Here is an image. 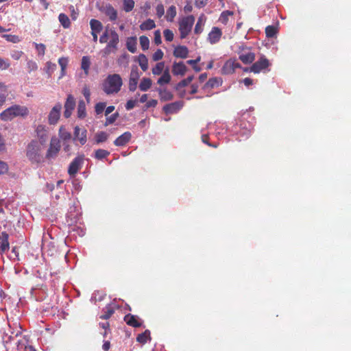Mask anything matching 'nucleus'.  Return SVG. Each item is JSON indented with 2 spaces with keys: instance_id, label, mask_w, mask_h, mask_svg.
I'll use <instances>...</instances> for the list:
<instances>
[{
  "instance_id": "nucleus-1",
  "label": "nucleus",
  "mask_w": 351,
  "mask_h": 351,
  "mask_svg": "<svg viewBox=\"0 0 351 351\" xmlns=\"http://www.w3.org/2000/svg\"><path fill=\"white\" fill-rule=\"evenodd\" d=\"M28 114L29 110L26 106L14 104L2 111L0 119L3 121H9L17 117H27Z\"/></svg>"
},
{
  "instance_id": "nucleus-2",
  "label": "nucleus",
  "mask_w": 351,
  "mask_h": 351,
  "mask_svg": "<svg viewBox=\"0 0 351 351\" xmlns=\"http://www.w3.org/2000/svg\"><path fill=\"white\" fill-rule=\"evenodd\" d=\"M123 85L122 79L119 74L108 75L103 84V90L107 95L117 93Z\"/></svg>"
},
{
  "instance_id": "nucleus-3",
  "label": "nucleus",
  "mask_w": 351,
  "mask_h": 351,
  "mask_svg": "<svg viewBox=\"0 0 351 351\" xmlns=\"http://www.w3.org/2000/svg\"><path fill=\"white\" fill-rule=\"evenodd\" d=\"M41 146L35 140L32 141L26 147V156L32 163H40L42 161Z\"/></svg>"
},
{
  "instance_id": "nucleus-4",
  "label": "nucleus",
  "mask_w": 351,
  "mask_h": 351,
  "mask_svg": "<svg viewBox=\"0 0 351 351\" xmlns=\"http://www.w3.org/2000/svg\"><path fill=\"white\" fill-rule=\"evenodd\" d=\"M194 22L195 16L193 15L184 16L180 19L178 23V29L180 38H185L190 34L192 30Z\"/></svg>"
},
{
  "instance_id": "nucleus-5",
  "label": "nucleus",
  "mask_w": 351,
  "mask_h": 351,
  "mask_svg": "<svg viewBox=\"0 0 351 351\" xmlns=\"http://www.w3.org/2000/svg\"><path fill=\"white\" fill-rule=\"evenodd\" d=\"M271 63L266 58L265 56L261 55L257 61L253 62L252 66L250 67V72L255 74L260 73L261 72L266 73L270 71L269 67Z\"/></svg>"
},
{
  "instance_id": "nucleus-6",
  "label": "nucleus",
  "mask_w": 351,
  "mask_h": 351,
  "mask_svg": "<svg viewBox=\"0 0 351 351\" xmlns=\"http://www.w3.org/2000/svg\"><path fill=\"white\" fill-rule=\"evenodd\" d=\"M106 43L107 45L101 51L104 57H106L111 53H115L118 50L119 36L115 30L111 31V37Z\"/></svg>"
},
{
  "instance_id": "nucleus-7",
  "label": "nucleus",
  "mask_w": 351,
  "mask_h": 351,
  "mask_svg": "<svg viewBox=\"0 0 351 351\" xmlns=\"http://www.w3.org/2000/svg\"><path fill=\"white\" fill-rule=\"evenodd\" d=\"M239 59L245 64L253 63L256 55L252 51V48L245 45H241L238 51Z\"/></svg>"
},
{
  "instance_id": "nucleus-8",
  "label": "nucleus",
  "mask_w": 351,
  "mask_h": 351,
  "mask_svg": "<svg viewBox=\"0 0 351 351\" xmlns=\"http://www.w3.org/2000/svg\"><path fill=\"white\" fill-rule=\"evenodd\" d=\"M60 149L61 145L60 140L56 136L51 137L49 148L45 155L46 158L51 160L56 158Z\"/></svg>"
},
{
  "instance_id": "nucleus-9",
  "label": "nucleus",
  "mask_w": 351,
  "mask_h": 351,
  "mask_svg": "<svg viewBox=\"0 0 351 351\" xmlns=\"http://www.w3.org/2000/svg\"><path fill=\"white\" fill-rule=\"evenodd\" d=\"M84 160V156H76L70 163L68 169V173L71 176H75L77 171L82 167Z\"/></svg>"
},
{
  "instance_id": "nucleus-10",
  "label": "nucleus",
  "mask_w": 351,
  "mask_h": 351,
  "mask_svg": "<svg viewBox=\"0 0 351 351\" xmlns=\"http://www.w3.org/2000/svg\"><path fill=\"white\" fill-rule=\"evenodd\" d=\"M241 68V65L236 60L230 59L227 60L222 69L221 73L223 75H230L234 73L236 69Z\"/></svg>"
},
{
  "instance_id": "nucleus-11",
  "label": "nucleus",
  "mask_w": 351,
  "mask_h": 351,
  "mask_svg": "<svg viewBox=\"0 0 351 351\" xmlns=\"http://www.w3.org/2000/svg\"><path fill=\"white\" fill-rule=\"evenodd\" d=\"M62 104L57 103L51 110L48 116V122L50 125H56L60 117Z\"/></svg>"
},
{
  "instance_id": "nucleus-12",
  "label": "nucleus",
  "mask_w": 351,
  "mask_h": 351,
  "mask_svg": "<svg viewBox=\"0 0 351 351\" xmlns=\"http://www.w3.org/2000/svg\"><path fill=\"white\" fill-rule=\"evenodd\" d=\"M75 106V99L73 97V96L71 94L67 95L66 100L64 103V116L65 118L68 119L69 118L72 112L74 110Z\"/></svg>"
},
{
  "instance_id": "nucleus-13",
  "label": "nucleus",
  "mask_w": 351,
  "mask_h": 351,
  "mask_svg": "<svg viewBox=\"0 0 351 351\" xmlns=\"http://www.w3.org/2000/svg\"><path fill=\"white\" fill-rule=\"evenodd\" d=\"M139 77L140 75L137 67L132 68L129 78L128 88L130 91L134 92L136 90Z\"/></svg>"
},
{
  "instance_id": "nucleus-14",
  "label": "nucleus",
  "mask_w": 351,
  "mask_h": 351,
  "mask_svg": "<svg viewBox=\"0 0 351 351\" xmlns=\"http://www.w3.org/2000/svg\"><path fill=\"white\" fill-rule=\"evenodd\" d=\"M87 130L84 128H80L75 126L74 128V140L77 139L82 145H84L87 141Z\"/></svg>"
},
{
  "instance_id": "nucleus-15",
  "label": "nucleus",
  "mask_w": 351,
  "mask_h": 351,
  "mask_svg": "<svg viewBox=\"0 0 351 351\" xmlns=\"http://www.w3.org/2000/svg\"><path fill=\"white\" fill-rule=\"evenodd\" d=\"M183 106L182 101H176L166 104L163 106L162 110L167 114H173L178 112Z\"/></svg>"
},
{
  "instance_id": "nucleus-16",
  "label": "nucleus",
  "mask_w": 351,
  "mask_h": 351,
  "mask_svg": "<svg viewBox=\"0 0 351 351\" xmlns=\"http://www.w3.org/2000/svg\"><path fill=\"white\" fill-rule=\"evenodd\" d=\"M221 35V30L217 27H213L208 34V40L211 44H215L219 41Z\"/></svg>"
},
{
  "instance_id": "nucleus-17",
  "label": "nucleus",
  "mask_w": 351,
  "mask_h": 351,
  "mask_svg": "<svg viewBox=\"0 0 351 351\" xmlns=\"http://www.w3.org/2000/svg\"><path fill=\"white\" fill-rule=\"evenodd\" d=\"M187 71L186 66L182 62H173L172 66V73L174 75L183 76Z\"/></svg>"
},
{
  "instance_id": "nucleus-18",
  "label": "nucleus",
  "mask_w": 351,
  "mask_h": 351,
  "mask_svg": "<svg viewBox=\"0 0 351 351\" xmlns=\"http://www.w3.org/2000/svg\"><path fill=\"white\" fill-rule=\"evenodd\" d=\"M124 321L128 325L134 328H138L142 324L141 322L139 320L137 316L130 313L125 315Z\"/></svg>"
},
{
  "instance_id": "nucleus-19",
  "label": "nucleus",
  "mask_w": 351,
  "mask_h": 351,
  "mask_svg": "<svg viewBox=\"0 0 351 351\" xmlns=\"http://www.w3.org/2000/svg\"><path fill=\"white\" fill-rule=\"evenodd\" d=\"M131 138V133L130 132H125L115 139L114 144L118 147L124 146L130 141Z\"/></svg>"
},
{
  "instance_id": "nucleus-20",
  "label": "nucleus",
  "mask_w": 351,
  "mask_h": 351,
  "mask_svg": "<svg viewBox=\"0 0 351 351\" xmlns=\"http://www.w3.org/2000/svg\"><path fill=\"white\" fill-rule=\"evenodd\" d=\"M189 54V49L186 46L179 45L175 47L173 50V56L176 58H186Z\"/></svg>"
},
{
  "instance_id": "nucleus-21",
  "label": "nucleus",
  "mask_w": 351,
  "mask_h": 351,
  "mask_svg": "<svg viewBox=\"0 0 351 351\" xmlns=\"http://www.w3.org/2000/svg\"><path fill=\"white\" fill-rule=\"evenodd\" d=\"M103 12L108 16L109 20L114 21L117 19V11L114 8L112 5L108 4L104 8Z\"/></svg>"
},
{
  "instance_id": "nucleus-22",
  "label": "nucleus",
  "mask_w": 351,
  "mask_h": 351,
  "mask_svg": "<svg viewBox=\"0 0 351 351\" xmlns=\"http://www.w3.org/2000/svg\"><path fill=\"white\" fill-rule=\"evenodd\" d=\"M157 91L162 101H170L173 98V93L167 88H158Z\"/></svg>"
},
{
  "instance_id": "nucleus-23",
  "label": "nucleus",
  "mask_w": 351,
  "mask_h": 351,
  "mask_svg": "<svg viewBox=\"0 0 351 351\" xmlns=\"http://www.w3.org/2000/svg\"><path fill=\"white\" fill-rule=\"evenodd\" d=\"M8 237V234L3 232V238L0 239V254H3L10 248Z\"/></svg>"
},
{
  "instance_id": "nucleus-24",
  "label": "nucleus",
  "mask_w": 351,
  "mask_h": 351,
  "mask_svg": "<svg viewBox=\"0 0 351 351\" xmlns=\"http://www.w3.org/2000/svg\"><path fill=\"white\" fill-rule=\"evenodd\" d=\"M116 307L112 304L107 305L103 309V314L100 316L102 319H109L115 312Z\"/></svg>"
},
{
  "instance_id": "nucleus-25",
  "label": "nucleus",
  "mask_w": 351,
  "mask_h": 351,
  "mask_svg": "<svg viewBox=\"0 0 351 351\" xmlns=\"http://www.w3.org/2000/svg\"><path fill=\"white\" fill-rule=\"evenodd\" d=\"M91 33H100L103 29L102 23L97 19H91L90 21Z\"/></svg>"
},
{
  "instance_id": "nucleus-26",
  "label": "nucleus",
  "mask_w": 351,
  "mask_h": 351,
  "mask_svg": "<svg viewBox=\"0 0 351 351\" xmlns=\"http://www.w3.org/2000/svg\"><path fill=\"white\" fill-rule=\"evenodd\" d=\"M151 339L150 331L145 330L143 332L138 335L136 341L141 344H145L148 341H150Z\"/></svg>"
},
{
  "instance_id": "nucleus-27",
  "label": "nucleus",
  "mask_w": 351,
  "mask_h": 351,
  "mask_svg": "<svg viewBox=\"0 0 351 351\" xmlns=\"http://www.w3.org/2000/svg\"><path fill=\"white\" fill-rule=\"evenodd\" d=\"M90 66V58L88 56H83L81 61V69L84 71L86 76H87L89 73Z\"/></svg>"
},
{
  "instance_id": "nucleus-28",
  "label": "nucleus",
  "mask_w": 351,
  "mask_h": 351,
  "mask_svg": "<svg viewBox=\"0 0 351 351\" xmlns=\"http://www.w3.org/2000/svg\"><path fill=\"white\" fill-rule=\"evenodd\" d=\"M171 79V75L169 74V69H167L163 72L162 76L158 80L157 83L159 85H160V86L164 85V84H169L170 82Z\"/></svg>"
},
{
  "instance_id": "nucleus-29",
  "label": "nucleus",
  "mask_w": 351,
  "mask_h": 351,
  "mask_svg": "<svg viewBox=\"0 0 351 351\" xmlns=\"http://www.w3.org/2000/svg\"><path fill=\"white\" fill-rule=\"evenodd\" d=\"M204 21H205L204 15L202 14L198 18L197 23H196V25L195 26L194 33L195 34H201L203 32V27L204 25Z\"/></svg>"
},
{
  "instance_id": "nucleus-30",
  "label": "nucleus",
  "mask_w": 351,
  "mask_h": 351,
  "mask_svg": "<svg viewBox=\"0 0 351 351\" xmlns=\"http://www.w3.org/2000/svg\"><path fill=\"white\" fill-rule=\"evenodd\" d=\"M86 117V104L83 100H80L77 106V117L84 119Z\"/></svg>"
},
{
  "instance_id": "nucleus-31",
  "label": "nucleus",
  "mask_w": 351,
  "mask_h": 351,
  "mask_svg": "<svg viewBox=\"0 0 351 351\" xmlns=\"http://www.w3.org/2000/svg\"><path fill=\"white\" fill-rule=\"evenodd\" d=\"M38 137L40 140V144H44L47 139V135L45 128L42 125H38L36 130Z\"/></svg>"
},
{
  "instance_id": "nucleus-32",
  "label": "nucleus",
  "mask_w": 351,
  "mask_h": 351,
  "mask_svg": "<svg viewBox=\"0 0 351 351\" xmlns=\"http://www.w3.org/2000/svg\"><path fill=\"white\" fill-rule=\"evenodd\" d=\"M152 84V81L150 78L143 77L139 84V88L142 91L148 90Z\"/></svg>"
},
{
  "instance_id": "nucleus-33",
  "label": "nucleus",
  "mask_w": 351,
  "mask_h": 351,
  "mask_svg": "<svg viewBox=\"0 0 351 351\" xmlns=\"http://www.w3.org/2000/svg\"><path fill=\"white\" fill-rule=\"evenodd\" d=\"M156 27L155 22L152 19H147L140 25V29L143 31L150 30Z\"/></svg>"
},
{
  "instance_id": "nucleus-34",
  "label": "nucleus",
  "mask_w": 351,
  "mask_h": 351,
  "mask_svg": "<svg viewBox=\"0 0 351 351\" xmlns=\"http://www.w3.org/2000/svg\"><path fill=\"white\" fill-rule=\"evenodd\" d=\"M126 47L131 53H135L136 51V40L135 38L131 37L128 38L126 42Z\"/></svg>"
},
{
  "instance_id": "nucleus-35",
  "label": "nucleus",
  "mask_w": 351,
  "mask_h": 351,
  "mask_svg": "<svg viewBox=\"0 0 351 351\" xmlns=\"http://www.w3.org/2000/svg\"><path fill=\"white\" fill-rule=\"evenodd\" d=\"M176 14H177V12H176V6L171 5L167 11V14L165 16L167 21L169 22H172L173 21L174 18L176 17Z\"/></svg>"
},
{
  "instance_id": "nucleus-36",
  "label": "nucleus",
  "mask_w": 351,
  "mask_h": 351,
  "mask_svg": "<svg viewBox=\"0 0 351 351\" xmlns=\"http://www.w3.org/2000/svg\"><path fill=\"white\" fill-rule=\"evenodd\" d=\"M59 21L64 28H69L71 25L70 20L68 16L64 13H61L58 16Z\"/></svg>"
},
{
  "instance_id": "nucleus-37",
  "label": "nucleus",
  "mask_w": 351,
  "mask_h": 351,
  "mask_svg": "<svg viewBox=\"0 0 351 351\" xmlns=\"http://www.w3.org/2000/svg\"><path fill=\"white\" fill-rule=\"evenodd\" d=\"M108 134L105 132H99L95 136V140L97 144L104 143L107 141Z\"/></svg>"
},
{
  "instance_id": "nucleus-38",
  "label": "nucleus",
  "mask_w": 351,
  "mask_h": 351,
  "mask_svg": "<svg viewBox=\"0 0 351 351\" xmlns=\"http://www.w3.org/2000/svg\"><path fill=\"white\" fill-rule=\"evenodd\" d=\"M138 64L143 71L148 69V60L145 55L140 54L138 56Z\"/></svg>"
},
{
  "instance_id": "nucleus-39",
  "label": "nucleus",
  "mask_w": 351,
  "mask_h": 351,
  "mask_svg": "<svg viewBox=\"0 0 351 351\" xmlns=\"http://www.w3.org/2000/svg\"><path fill=\"white\" fill-rule=\"evenodd\" d=\"M113 29L106 28L105 31L99 38V43L101 44L106 43L111 37V31Z\"/></svg>"
},
{
  "instance_id": "nucleus-40",
  "label": "nucleus",
  "mask_w": 351,
  "mask_h": 351,
  "mask_svg": "<svg viewBox=\"0 0 351 351\" xmlns=\"http://www.w3.org/2000/svg\"><path fill=\"white\" fill-rule=\"evenodd\" d=\"M69 63V58L66 57H61L58 59V64L61 67V75H65V70Z\"/></svg>"
},
{
  "instance_id": "nucleus-41",
  "label": "nucleus",
  "mask_w": 351,
  "mask_h": 351,
  "mask_svg": "<svg viewBox=\"0 0 351 351\" xmlns=\"http://www.w3.org/2000/svg\"><path fill=\"white\" fill-rule=\"evenodd\" d=\"M221 84V81L220 79L217 77H213L209 79L208 81L205 84L204 88H214L215 86H219Z\"/></svg>"
},
{
  "instance_id": "nucleus-42",
  "label": "nucleus",
  "mask_w": 351,
  "mask_h": 351,
  "mask_svg": "<svg viewBox=\"0 0 351 351\" xmlns=\"http://www.w3.org/2000/svg\"><path fill=\"white\" fill-rule=\"evenodd\" d=\"M110 155V152L107 150L98 149L95 152V157L98 160H102Z\"/></svg>"
},
{
  "instance_id": "nucleus-43",
  "label": "nucleus",
  "mask_w": 351,
  "mask_h": 351,
  "mask_svg": "<svg viewBox=\"0 0 351 351\" xmlns=\"http://www.w3.org/2000/svg\"><path fill=\"white\" fill-rule=\"evenodd\" d=\"M164 68H165V62H158L156 66L152 68V73L155 75H160L163 70H164Z\"/></svg>"
},
{
  "instance_id": "nucleus-44",
  "label": "nucleus",
  "mask_w": 351,
  "mask_h": 351,
  "mask_svg": "<svg viewBox=\"0 0 351 351\" xmlns=\"http://www.w3.org/2000/svg\"><path fill=\"white\" fill-rule=\"evenodd\" d=\"M123 10L126 12H131L134 7V0H123Z\"/></svg>"
},
{
  "instance_id": "nucleus-45",
  "label": "nucleus",
  "mask_w": 351,
  "mask_h": 351,
  "mask_svg": "<svg viewBox=\"0 0 351 351\" xmlns=\"http://www.w3.org/2000/svg\"><path fill=\"white\" fill-rule=\"evenodd\" d=\"M265 34L267 38H273L277 34V29L274 25H268L265 28Z\"/></svg>"
},
{
  "instance_id": "nucleus-46",
  "label": "nucleus",
  "mask_w": 351,
  "mask_h": 351,
  "mask_svg": "<svg viewBox=\"0 0 351 351\" xmlns=\"http://www.w3.org/2000/svg\"><path fill=\"white\" fill-rule=\"evenodd\" d=\"M193 80V76L191 75L186 79L181 80L176 86V89L178 90L181 88L188 86Z\"/></svg>"
},
{
  "instance_id": "nucleus-47",
  "label": "nucleus",
  "mask_w": 351,
  "mask_h": 351,
  "mask_svg": "<svg viewBox=\"0 0 351 351\" xmlns=\"http://www.w3.org/2000/svg\"><path fill=\"white\" fill-rule=\"evenodd\" d=\"M140 40V45L141 46V48L143 50H147L149 49V38L145 36H141L139 38Z\"/></svg>"
},
{
  "instance_id": "nucleus-48",
  "label": "nucleus",
  "mask_w": 351,
  "mask_h": 351,
  "mask_svg": "<svg viewBox=\"0 0 351 351\" xmlns=\"http://www.w3.org/2000/svg\"><path fill=\"white\" fill-rule=\"evenodd\" d=\"M59 135L60 137L64 141L70 140L71 138V133L66 131L63 127H60L59 130Z\"/></svg>"
},
{
  "instance_id": "nucleus-49",
  "label": "nucleus",
  "mask_w": 351,
  "mask_h": 351,
  "mask_svg": "<svg viewBox=\"0 0 351 351\" xmlns=\"http://www.w3.org/2000/svg\"><path fill=\"white\" fill-rule=\"evenodd\" d=\"M118 117H119V113L115 112V113L111 114L110 116L106 117V121L104 123V125L107 126L108 125L112 124L117 119Z\"/></svg>"
},
{
  "instance_id": "nucleus-50",
  "label": "nucleus",
  "mask_w": 351,
  "mask_h": 351,
  "mask_svg": "<svg viewBox=\"0 0 351 351\" xmlns=\"http://www.w3.org/2000/svg\"><path fill=\"white\" fill-rule=\"evenodd\" d=\"M106 106V104L105 102H99L95 104V110L97 114H99L104 112Z\"/></svg>"
},
{
  "instance_id": "nucleus-51",
  "label": "nucleus",
  "mask_w": 351,
  "mask_h": 351,
  "mask_svg": "<svg viewBox=\"0 0 351 351\" xmlns=\"http://www.w3.org/2000/svg\"><path fill=\"white\" fill-rule=\"evenodd\" d=\"M233 12L229 10L223 11L220 16L219 20L223 23H226L228 20V16L232 15Z\"/></svg>"
},
{
  "instance_id": "nucleus-52",
  "label": "nucleus",
  "mask_w": 351,
  "mask_h": 351,
  "mask_svg": "<svg viewBox=\"0 0 351 351\" xmlns=\"http://www.w3.org/2000/svg\"><path fill=\"white\" fill-rule=\"evenodd\" d=\"M163 34L167 41L171 42L173 40L174 34L171 30L166 29L164 30Z\"/></svg>"
},
{
  "instance_id": "nucleus-53",
  "label": "nucleus",
  "mask_w": 351,
  "mask_h": 351,
  "mask_svg": "<svg viewBox=\"0 0 351 351\" xmlns=\"http://www.w3.org/2000/svg\"><path fill=\"white\" fill-rule=\"evenodd\" d=\"M163 56V51L161 49H158L152 55V59L154 61H158L162 59Z\"/></svg>"
},
{
  "instance_id": "nucleus-54",
  "label": "nucleus",
  "mask_w": 351,
  "mask_h": 351,
  "mask_svg": "<svg viewBox=\"0 0 351 351\" xmlns=\"http://www.w3.org/2000/svg\"><path fill=\"white\" fill-rule=\"evenodd\" d=\"M35 47L36 50L38 51V55L43 56L45 53L46 47L44 44L40 43H34Z\"/></svg>"
},
{
  "instance_id": "nucleus-55",
  "label": "nucleus",
  "mask_w": 351,
  "mask_h": 351,
  "mask_svg": "<svg viewBox=\"0 0 351 351\" xmlns=\"http://www.w3.org/2000/svg\"><path fill=\"white\" fill-rule=\"evenodd\" d=\"M156 14L158 18H161L165 14V8L162 3H159L157 5V6L156 8Z\"/></svg>"
},
{
  "instance_id": "nucleus-56",
  "label": "nucleus",
  "mask_w": 351,
  "mask_h": 351,
  "mask_svg": "<svg viewBox=\"0 0 351 351\" xmlns=\"http://www.w3.org/2000/svg\"><path fill=\"white\" fill-rule=\"evenodd\" d=\"M82 94L88 103L90 101V92L89 88L85 86L82 89Z\"/></svg>"
},
{
  "instance_id": "nucleus-57",
  "label": "nucleus",
  "mask_w": 351,
  "mask_h": 351,
  "mask_svg": "<svg viewBox=\"0 0 351 351\" xmlns=\"http://www.w3.org/2000/svg\"><path fill=\"white\" fill-rule=\"evenodd\" d=\"M136 102H137V101L136 99L128 100L125 106V109L127 110H130L133 109L134 108V106H136Z\"/></svg>"
},
{
  "instance_id": "nucleus-58",
  "label": "nucleus",
  "mask_w": 351,
  "mask_h": 351,
  "mask_svg": "<svg viewBox=\"0 0 351 351\" xmlns=\"http://www.w3.org/2000/svg\"><path fill=\"white\" fill-rule=\"evenodd\" d=\"M154 41L156 45L161 44L162 40L160 30L155 31Z\"/></svg>"
},
{
  "instance_id": "nucleus-59",
  "label": "nucleus",
  "mask_w": 351,
  "mask_h": 351,
  "mask_svg": "<svg viewBox=\"0 0 351 351\" xmlns=\"http://www.w3.org/2000/svg\"><path fill=\"white\" fill-rule=\"evenodd\" d=\"M8 171V165L6 162L0 160V175L7 173Z\"/></svg>"
},
{
  "instance_id": "nucleus-60",
  "label": "nucleus",
  "mask_w": 351,
  "mask_h": 351,
  "mask_svg": "<svg viewBox=\"0 0 351 351\" xmlns=\"http://www.w3.org/2000/svg\"><path fill=\"white\" fill-rule=\"evenodd\" d=\"M208 0H195V5L197 8H202L206 5Z\"/></svg>"
},
{
  "instance_id": "nucleus-61",
  "label": "nucleus",
  "mask_w": 351,
  "mask_h": 351,
  "mask_svg": "<svg viewBox=\"0 0 351 351\" xmlns=\"http://www.w3.org/2000/svg\"><path fill=\"white\" fill-rule=\"evenodd\" d=\"M9 66H10V63L8 61L0 58V69L5 70V69H8Z\"/></svg>"
},
{
  "instance_id": "nucleus-62",
  "label": "nucleus",
  "mask_w": 351,
  "mask_h": 351,
  "mask_svg": "<svg viewBox=\"0 0 351 351\" xmlns=\"http://www.w3.org/2000/svg\"><path fill=\"white\" fill-rule=\"evenodd\" d=\"M157 104H158V101L156 99H151L146 103L145 107L147 108H149L151 107L155 108L157 106Z\"/></svg>"
},
{
  "instance_id": "nucleus-63",
  "label": "nucleus",
  "mask_w": 351,
  "mask_h": 351,
  "mask_svg": "<svg viewBox=\"0 0 351 351\" xmlns=\"http://www.w3.org/2000/svg\"><path fill=\"white\" fill-rule=\"evenodd\" d=\"M27 66L30 69V70H32V71L37 69V64L34 61H32V60L29 61L27 62Z\"/></svg>"
},
{
  "instance_id": "nucleus-64",
  "label": "nucleus",
  "mask_w": 351,
  "mask_h": 351,
  "mask_svg": "<svg viewBox=\"0 0 351 351\" xmlns=\"http://www.w3.org/2000/svg\"><path fill=\"white\" fill-rule=\"evenodd\" d=\"M193 10V6L190 3H187L184 7V11L186 13L191 12Z\"/></svg>"
}]
</instances>
